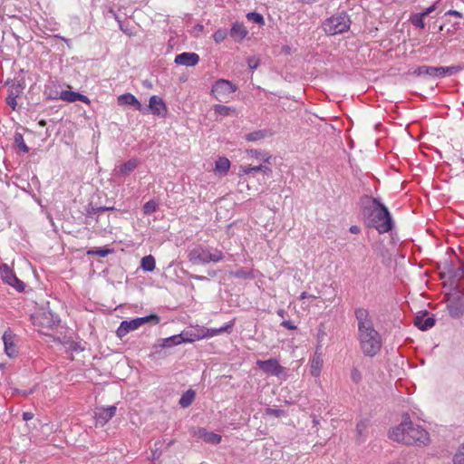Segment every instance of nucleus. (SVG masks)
<instances>
[{"label":"nucleus","mask_w":464,"mask_h":464,"mask_svg":"<svg viewBox=\"0 0 464 464\" xmlns=\"http://www.w3.org/2000/svg\"><path fill=\"white\" fill-rule=\"evenodd\" d=\"M149 109L154 115L164 117L167 113V106L164 101L157 95H152L150 98Z\"/></svg>","instance_id":"obj_14"},{"label":"nucleus","mask_w":464,"mask_h":464,"mask_svg":"<svg viewBox=\"0 0 464 464\" xmlns=\"http://www.w3.org/2000/svg\"><path fill=\"white\" fill-rule=\"evenodd\" d=\"M246 153L250 157L258 159L260 160H263L264 162H269L271 159V156L268 153L260 151L258 150H247Z\"/></svg>","instance_id":"obj_30"},{"label":"nucleus","mask_w":464,"mask_h":464,"mask_svg":"<svg viewBox=\"0 0 464 464\" xmlns=\"http://www.w3.org/2000/svg\"><path fill=\"white\" fill-rule=\"evenodd\" d=\"M444 71H445L446 76L452 75V74H455L456 72H458L459 71H460V67L448 66V67H444Z\"/></svg>","instance_id":"obj_46"},{"label":"nucleus","mask_w":464,"mask_h":464,"mask_svg":"<svg viewBox=\"0 0 464 464\" xmlns=\"http://www.w3.org/2000/svg\"><path fill=\"white\" fill-rule=\"evenodd\" d=\"M391 440L406 445H425L429 440V433L420 425L414 424L406 417L398 426L393 427L390 432Z\"/></svg>","instance_id":"obj_3"},{"label":"nucleus","mask_w":464,"mask_h":464,"mask_svg":"<svg viewBox=\"0 0 464 464\" xmlns=\"http://www.w3.org/2000/svg\"><path fill=\"white\" fill-rule=\"evenodd\" d=\"M446 15H452V16H455V17H458V18H462L463 15L460 12L457 11V10H449L446 12L445 14Z\"/></svg>","instance_id":"obj_52"},{"label":"nucleus","mask_w":464,"mask_h":464,"mask_svg":"<svg viewBox=\"0 0 464 464\" xmlns=\"http://www.w3.org/2000/svg\"><path fill=\"white\" fill-rule=\"evenodd\" d=\"M188 258L193 265H207L210 262L217 263L222 261L224 259V254L217 248L197 246L189 250Z\"/></svg>","instance_id":"obj_4"},{"label":"nucleus","mask_w":464,"mask_h":464,"mask_svg":"<svg viewBox=\"0 0 464 464\" xmlns=\"http://www.w3.org/2000/svg\"><path fill=\"white\" fill-rule=\"evenodd\" d=\"M98 215L99 214L97 213L96 208H94V207H90L86 210V217H88V218H93L94 216H98Z\"/></svg>","instance_id":"obj_50"},{"label":"nucleus","mask_w":464,"mask_h":464,"mask_svg":"<svg viewBox=\"0 0 464 464\" xmlns=\"http://www.w3.org/2000/svg\"><path fill=\"white\" fill-rule=\"evenodd\" d=\"M285 314V311L284 309L277 310V314L281 317H284Z\"/></svg>","instance_id":"obj_58"},{"label":"nucleus","mask_w":464,"mask_h":464,"mask_svg":"<svg viewBox=\"0 0 464 464\" xmlns=\"http://www.w3.org/2000/svg\"><path fill=\"white\" fill-rule=\"evenodd\" d=\"M199 62L198 54L195 53H182L175 57V63L177 64L185 66H195Z\"/></svg>","instance_id":"obj_15"},{"label":"nucleus","mask_w":464,"mask_h":464,"mask_svg":"<svg viewBox=\"0 0 464 464\" xmlns=\"http://www.w3.org/2000/svg\"><path fill=\"white\" fill-rule=\"evenodd\" d=\"M362 204V214L368 227L375 228L380 234L388 233L393 228L392 215L381 198L366 196Z\"/></svg>","instance_id":"obj_2"},{"label":"nucleus","mask_w":464,"mask_h":464,"mask_svg":"<svg viewBox=\"0 0 464 464\" xmlns=\"http://www.w3.org/2000/svg\"><path fill=\"white\" fill-rule=\"evenodd\" d=\"M251 169H253V172L260 171V172H263L264 174H266L267 176H270L272 174V169L269 167L266 166V165L255 166Z\"/></svg>","instance_id":"obj_42"},{"label":"nucleus","mask_w":464,"mask_h":464,"mask_svg":"<svg viewBox=\"0 0 464 464\" xmlns=\"http://www.w3.org/2000/svg\"><path fill=\"white\" fill-rule=\"evenodd\" d=\"M156 261L152 256H146L141 258L140 267L147 272H151L155 269Z\"/></svg>","instance_id":"obj_28"},{"label":"nucleus","mask_w":464,"mask_h":464,"mask_svg":"<svg viewBox=\"0 0 464 464\" xmlns=\"http://www.w3.org/2000/svg\"><path fill=\"white\" fill-rule=\"evenodd\" d=\"M113 15H114L115 19L118 21L121 30L123 33H125V34H129V35H131V33H130V32H129V30L127 29V27H124V26H123V24H122L121 21L119 19V16H118L116 14H113Z\"/></svg>","instance_id":"obj_51"},{"label":"nucleus","mask_w":464,"mask_h":464,"mask_svg":"<svg viewBox=\"0 0 464 464\" xmlns=\"http://www.w3.org/2000/svg\"><path fill=\"white\" fill-rule=\"evenodd\" d=\"M118 102L121 105H131L137 111L146 113L147 109H145L142 104L136 99V97L131 93H124L118 97Z\"/></svg>","instance_id":"obj_16"},{"label":"nucleus","mask_w":464,"mask_h":464,"mask_svg":"<svg viewBox=\"0 0 464 464\" xmlns=\"http://www.w3.org/2000/svg\"><path fill=\"white\" fill-rule=\"evenodd\" d=\"M349 231L353 234H358L360 233L361 229L358 226H352L350 227Z\"/></svg>","instance_id":"obj_56"},{"label":"nucleus","mask_w":464,"mask_h":464,"mask_svg":"<svg viewBox=\"0 0 464 464\" xmlns=\"http://www.w3.org/2000/svg\"><path fill=\"white\" fill-rule=\"evenodd\" d=\"M253 167L250 166H241L239 168V175H246L253 172V169H251Z\"/></svg>","instance_id":"obj_49"},{"label":"nucleus","mask_w":464,"mask_h":464,"mask_svg":"<svg viewBox=\"0 0 464 464\" xmlns=\"http://www.w3.org/2000/svg\"><path fill=\"white\" fill-rule=\"evenodd\" d=\"M434 70H435L434 78H443L446 76L444 67H442V66L434 67Z\"/></svg>","instance_id":"obj_47"},{"label":"nucleus","mask_w":464,"mask_h":464,"mask_svg":"<svg viewBox=\"0 0 464 464\" xmlns=\"http://www.w3.org/2000/svg\"><path fill=\"white\" fill-rule=\"evenodd\" d=\"M434 66L421 65L417 67L413 73L417 76L427 75L434 78Z\"/></svg>","instance_id":"obj_29"},{"label":"nucleus","mask_w":464,"mask_h":464,"mask_svg":"<svg viewBox=\"0 0 464 464\" xmlns=\"http://www.w3.org/2000/svg\"><path fill=\"white\" fill-rule=\"evenodd\" d=\"M351 379L355 383H359L362 381V373L357 368L352 369Z\"/></svg>","instance_id":"obj_43"},{"label":"nucleus","mask_w":464,"mask_h":464,"mask_svg":"<svg viewBox=\"0 0 464 464\" xmlns=\"http://www.w3.org/2000/svg\"><path fill=\"white\" fill-rule=\"evenodd\" d=\"M256 365L266 374H270L284 380L286 379V370L285 367L280 365L278 361L275 358H271L266 361L258 360Z\"/></svg>","instance_id":"obj_7"},{"label":"nucleus","mask_w":464,"mask_h":464,"mask_svg":"<svg viewBox=\"0 0 464 464\" xmlns=\"http://www.w3.org/2000/svg\"><path fill=\"white\" fill-rule=\"evenodd\" d=\"M232 327V324H227L224 327H220V328H212V329H208L207 331V334H204L205 337H213L215 335H218L223 332H227L229 329H231Z\"/></svg>","instance_id":"obj_34"},{"label":"nucleus","mask_w":464,"mask_h":464,"mask_svg":"<svg viewBox=\"0 0 464 464\" xmlns=\"http://www.w3.org/2000/svg\"><path fill=\"white\" fill-rule=\"evenodd\" d=\"M213 110L215 113L222 115V116H228L231 114V112H234V109L228 106L221 105V104H216L213 107Z\"/></svg>","instance_id":"obj_31"},{"label":"nucleus","mask_w":464,"mask_h":464,"mask_svg":"<svg viewBox=\"0 0 464 464\" xmlns=\"http://www.w3.org/2000/svg\"><path fill=\"white\" fill-rule=\"evenodd\" d=\"M0 274L4 282L13 286L19 292L24 291V282L16 277L13 270L7 265L5 264L0 266Z\"/></svg>","instance_id":"obj_10"},{"label":"nucleus","mask_w":464,"mask_h":464,"mask_svg":"<svg viewBox=\"0 0 464 464\" xmlns=\"http://www.w3.org/2000/svg\"><path fill=\"white\" fill-rule=\"evenodd\" d=\"M227 36V32L226 29H218L213 34L214 41L218 44L223 42Z\"/></svg>","instance_id":"obj_40"},{"label":"nucleus","mask_w":464,"mask_h":464,"mask_svg":"<svg viewBox=\"0 0 464 464\" xmlns=\"http://www.w3.org/2000/svg\"><path fill=\"white\" fill-rule=\"evenodd\" d=\"M55 323V318L49 311H44L34 317V324H40L46 328H52Z\"/></svg>","instance_id":"obj_21"},{"label":"nucleus","mask_w":464,"mask_h":464,"mask_svg":"<svg viewBox=\"0 0 464 464\" xmlns=\"http://www.w3.org/2000/svg\"><path fill=\"white\" fill-rule=\"evenodd\" d=\"M266 137V130H256L246 135V140L248 141H256Z\"/></svg>","instance_id":"obj_33"},{"label":"nucleus","mask_w":464,"mask_h":464,"mask_svg":"<svg viewBox=\"0 0 464 464\" xmlns=\"http://www.w3.org/2000/svg\"><path fill=\"white\" fill-rule=\"evenodd\" d=\"M313 423L314 426L318 425L319 424V420L314 417V420H313Z\"/></svg>","instance_id":"obj_60"},{"label":"nucleus","mask_w":464,"mask_h":464,"mask_svg":"<svg viewBox=\"0 0 464 464\" xmlns=\"http://www.w3.org/2000/svg\"><path fill=\"white\" fill-rule=\"evenodd\" d=\"M304 298H315V296L312 295H308L306 292H302L300 295V299H304Z\"/></svg>","instance_id":"obj_57"},{"label":"nucleus","mask_w":464,"mask_h":464,"mask_svg":"<svg viewBox=\"0 0 464 464\" xmlns=\"http://www.w3.org/2000/svg\"><path fill=\"white\" fill-rule=\"evenodd\" d=\"M15 141L18 143V146H19L21 150H23L24 152H28L29 151V148L24 142L23 137L21 135H19V137L15 138Z\"/></svg>","instance_id":"obj_44"},{"label":"nucleus","mask_w":464,"mask_h":464,"mask_svg":"<svg viewBox=\"0 0 464 464\" xmlns=\"http://www.w3.org/2000/svg\"><path fill=\"white\" fill-rule=\"evenodd\" d=\"M229 168H230V161L228 160V159H227L225 157H220L216 160V163H215V171L216 172L225 175L229 170Z\"/></svg>","instance_id":"obj_24"},{"label":"nucleus","mask_w":464,"mask_h":464,"mask_svg":"<svg viewBox=\"0 0 464 464\" xmlns=\"http://www.w3.org/2000/svg\"><path fill=\"white\" fill-rule=\"evenodd\" d=\"M24 87V82L21 81H12L9 83L8 93L5 98V102L6 104L10 106L14 111L16 110L17 107L16 99L22 95Z\"/></svg>","instance_id":"obj_9"},{"label":"nucleus","mask_w":464,"mask_h":464,"mask_svg":"<svg viewBox=\"0 0 464 464\" xmlns=\"http://www.w3.org/2000/svg\"><path fill=\"white\" fill-rule=\"evenodd\" d=\"M246 18L248 21L253 22L255 24L263 25L265 24V20L262 14L256 12H251L246 14Z\"/></svg>","instance_id":"obj_35"},{"label":"nucleus","mask_w":464,"mask_h":464,"mask_svg":"<svg viewBox=\"0 0 464 464\" xmlns=\"http://www.w3.org/2000/svg\"><path fill=\"white\" fill-rule=\"evenodd\" d=\"M354 314L358 324V340L361 350L365 356L373 357L380 352L382 345L381 334L374 329L367 309L356 308Z\"/></svg>","instance_id":"obj_1"},{"label":"nucleus","mask_w":464,"mask_h":464,"mask_svg":"<svg viewBox=\"0 0 464 464\" xmlns=\"http://www.w3.org/2000/svg\"><path fill=\"white\" fill-rule=\"evenodd\" d=\"M156 209H157V204L153 200H150V201L146 202L143 206V212L146 215L155 212Z\"/></svg>","instance_id":"obj_41"},{"label":"nucleus","mask_w":464,"mask_h":464,"mask_svg":"<svg viewBox=\"0 0 464 464\" xmlns=\"http://www.w3.org/2000/svg\"><path fill=\"white\" fill-rule=\"evenodd\" d=\"M3 342L5 353L11 358L15 357L18 353L15 344V334L10 328L5 331L3 334Z\"/></svg>","instance_id":"obj_12"},{"label":"nucleus","mask_w":464,"mask_h":464,"mask_svg":"<svg viewBox=\"0 0 464 464\" xmlns=\"http://www.w3.org/2000/svg\"><path fill=\"white\" fill-rule=\"evenodd\" d=\"M424 17L421 14H415L411 17V22L416 27L423 29L425 27Z\"/></svg>","instance_id":"obj_36"},{"label":"nucleus","mask_w":464,"mask_h":464,"mask_svg":"<svg viewBox=\"0 0 464 464\" xmlns=\"http://www.w3.org/2000/svg\"><path fill=\"white\" fill-rule=\"evenodd\" d=\"M59 98L64 102H74L77 101L82 102L86 104L90 103V100L87 96L72 91H62Z\"/></svg>","instance_id":"obj_20"},{"label":"nucleus","mask_w":464,"mask_h":464,"mask_svg":"<svg viewBox=\"0 0 464 464\" xmlns=\"http://www.w3.org/2000/svg\"><path fill=\"white\" fill-rule=\"evenodd\" d=\"M192 277L195 278L196 280H205L206 279V277L203 276H193Z\"/></svg>","instance_id":"obj_59"},{"label":"nucleus","mask_w":464,"mask_h":464,"mask_svg":"<svg viewBox=\"0 0 464 464\" xmlns=\"http://www.w3.org/2000/svg\"><path fill=\"white\" fill-rule=\"evenodd\" d=\"M112 250L105 247H95L87 251V255L91 256H98L101 257H104L108 256Z\"/></svg>","instance_id":"obj_32"},{"label":"nucleus","mask_w":464,"mask_h":464,"mask_svg":"<svg viewBox=\"0 0 464 464\" xmlns=\"http://www.w3.org/2000/svg\"><path fill=\"white\" fill-rule=\"evenodd\" d=\"M351 17L344 12H339L326 18L322 24L327 35H336L347 32L351 27Z\"/></svg>","instance_id":"obj_5"},{"label":"nucleus","mask_w":464,"mask_h":464,"mask_svg":"<svg viewBox=\"0 0 464 464\" xmlns=\"http://www.w3.org/2000/svg\"><path fill=\"white\" fill-rule=\"evenodd\" d=\"M150 322L157 324L160 322V317L157 314H150L144 317H138L130 321H122L116 331L117 336L121 339L130 332L134 331L142 324Z\"/></svg>","instance_id":"obj_6"},{"label":"nucleus","mask_w":464,"mask_h":464,"mask_svg":"<svg viewBox=\"0 0 464 464\" xmlns=\"http://www.w3.org/2000/svg\"><path fill=\"white\" fill-rule=\"evenodd\" d=\"M115 406L102 407L94 411L95 426H104L116 413Z\"/></svg>","instance_id":"obj_11"},{"label":"nucleus","mask_w":464,"mask_h":464,"mask_svg":"<svg viewBox=\"0 0 464 464\" xmlns=\"http://www.w3.org/2000/svg\"><path fill=\"white\" fill-rule=\"evenodd\" d=\"M435 10V5H431L430 7H428L424 12L420 13L423 16H426L428 15L429 14H430L432 11Z\"/></svg>","instance_id":"obj_55"},{"label":"nucleus","mask_w":464,"mask_h":464,"mask_svg":"<svg viewBox=\"0 0 464 464\" xmlns=\"http://www.w3.org/2000/svg\"><path fill=\"white\" fill-rule=\"evenodd\" d=\"M281 325L284 326L285 328L286 329H289V330H295L296 329V325L291 322V321H288V320H285L281 323Z\"/></svg>","instance_id":"obj_48"},{"label":"nucleus","mask_w":464,"mask_h":464,"mask_svg":"<svg viewBox=\"0 0 464 464\" xmlns=\"http://www.w3.org/2000/svg\"><path fill=\"white\" fill-rule=\"evenodd\" d=\"M247 65L250 69H256L259 65V60L256 57H250L247 59Z\"/></svg>","instance_id":"obj_45"},{"label":"nucleus","mask_w":464,"mask_h":464,"mask_svg":"<svg viewBox=\"0 0 464 464\" xmlns=\"http://www.w3.org/2000/svg\"><path fill=\"white\" fill-rule=\"evenodd\" d=\"M138 163L139 162L136 159H130L126 162L117 166L113 170L114 175L118 177H125L138 167Z\"/></svg>","instance_id":"obj_18"},{"label":"nucleus","mask_w":464,"mask_h":464,"mask_svg":"<svg viewBox=\"0 0 464 464\" xmlns=\"http://www.w3.org/2000/svg\"><path fill=\"white\" fill-rule=\"evenodd\" d=\"M453 464H464V442L458 448L453 458Z\"/></svg>","instance_id":"obj_37"},{"label":"nucleus","mask_w":464,"mask_h":464,"mask_svg":"<svg viewBox=\"0 0 464 464\" xmlns=\"http://www.w3.org/2000/svg\"><path fill=\"white\" fill-rule=\"evenodd\" d=\"M265 413L269 416H274L276 418L286 416V412L284 410L281 409H273V408H266L265 411Z\"/></svg>","instance_id":"obj_39"},{"label":"nucleus","mask_w":464,"mask_h":464,"mask_svg":"<svg viewBox=\"0 0 464 464\" xmlns=\"http://www.w3.org/2000/svg\"><path fill=\"white\" fill-rule=\"evenodd\" d=\"M248 32L243 24L236 22L233 24L230 29V37L233 38L237 42L242 41Z\"/></svg>","instance_id":"obj_22"},{"label":"nucleus","mask_w":464,"mask_h":464,"mask_svg":"<svg viewBox=\"0 0 464 464\" xmlns=\"http://www.w3.org/2000/svg\"><path fill=\"white\" fill-rule=\"evenodd\" d=\"M231 276L236 278L246 279L251 277V273L245 268H238L236 271L231 272Z\"/></svg>","instance_id":"obj_38"},{"label":"nucleus","mask_w":464,"mask_h":464,"mask_svg":"<svg viewBox=\"0 0 464 464\" xmlns=\"http://www.w3.org/2000/svg\"><path fill=\"white\" fill-rule=\"evenodd\" d=\"M194 339L188 336V334L181 333L179 334L172 335L168 338L160 340V346L161 348H170L175 345H179L183 343H191Z\"/></svg>","instance_id":"obj_13"},{"label":"nucleus","mask_w":464,"mask_h":464,"mask_svg":"<svg viewBox=\"0 0 464 464\" xmlns=\"http://www.w3.org/2000/svg\"><path fill=\"white\" fill-rule=\"evenodd\" d=\"M113 209V208H109V207H98L96 208V210H97V213L100 215L101 213H103L107 210H111Z\"/></svg>","instance_id":"obj_54"},{"label":"nucleus","mask_w":464,"mask_h":464,"mask_svg":"<svg viewBox=\"0 0 464 464\" xmlns=\"http://www.w3.org/2000/svg\"><path fill=\"white\" fill-rule=\"evenodd\" d=\"M368 427H369V420H361L357 422L356 428H355V435H356V440L358 442H362L365 440L367 434H368Z\"/></svg>","instance_id":"obj_23"},{"label":"nucleus","mask_w":464,"mask_h":464,"mask_svg":"<svg viewBox=\"0 0 464 464\" xmlns=\"http://www.w3.org/2000/svg\"><path fill=\"white\" fill-rule=\"evenodd\" d=\"M323 366V358L320 354H315L311 361V374L314 377L319 376Z\"/></svg>","instance_id":"obj_27"},{"label":"nucleus","mask_w":464,"mask_h":464,"mask_svg":"<svg viewBox=\"0 0 464 464\" xmlns=\"http://www.w3.org/2000/svg\"><path fill=\"white\" fill-rule=\"evenodd\" d=\"M414 324L420 330L427 331L435 324V319L432 316H429L427 312H424L414 318Z\"/></svg>","instance_id":"obj_19"},{"label":"nucleus","mask_w":464,"mask_h":464,"mask_svg":"<svg viewBox=\"0 0 464 464\" xmlns=\"http://www.w3.org/2000/svg\"><path fill=\"white\" fill-rule=\"evenodd\" d=\"M195 396L196 392L193 390L189 389L181 395L179 401V404L182 408H188L192 404L193 401L195 400Z\"/></svg>","instance_id":"obj_26"},{"label":"nucleus","mask_w":464,"mask_h":464,"mask_svg":"<svg viewBox=\"0 0 464 464\" xmlns=\"http://www.w3.org/2000/svg\"><path fill=\"white\" fill-rule=\"evenodd\" d=\"M33 418H34V414L32 412L26 411V412L23 413V420H24L27 421V420H32Z\"/></svg>","instance_id":"obj_53"},{"label":"nucleus","mask_w":464,"mask_h":464,"mask_svg":"<svg viewBox=\"0 0 464 464\" xmlns=\"http://www.w3.org/2000/svg\"><path fill=\"white\" fill-rule=\"evenodd\" d=\"M237 90V86L231 82L220 79L212 86L211 92L219 102L226 101L230 94Z\"/></svg>","instance_id":"obj_8"},{"label":"nucleus","mask_w":464,"mask_h":464,"mask_svg":"<svg viewBox=\"0 0 464 464\" xmlns=\"http://www.w3.org/2000/svg\"><path fill=\"white\" fill-rule=\"evenodd\" d=\"M195 435L203 441L217 445L221 441V436L212 431H208L205 428H198Z\"/></svg>","instance_id":"obj_17"},{"label":"nucleus","mask_w":464,"mask_h":464,"mask_svg":"<svg viewBox=\"0 0 464 464\" xmlns=\"http://www.w3.org/2000/svg\"><path fill=\"white\" fill-rule=\"evenodd\" d=\"M448 309L452 317H459L464 314V304L457 301H450Z\"/></svg>","instance_id":"obj_25"}]
</instances>
